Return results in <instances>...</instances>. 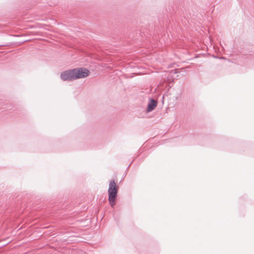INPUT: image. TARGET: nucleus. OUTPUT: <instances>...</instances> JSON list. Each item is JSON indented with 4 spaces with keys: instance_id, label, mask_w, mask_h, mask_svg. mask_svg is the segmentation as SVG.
Wrapping results in <instances>:
<instances>
[{
    "instance_id": "obj_1",
    "label": "nucleus",
    "mask_w": 254,
    "mask_h": 254,
    "mask_svg": "<svg viewBox=\"0 0 254 254\" xmlns=\"http://www.w3.org/2000/svg\"><path fill=\"white\" fill-rule=\"evenodd\" d=\"M90 71L85 68H76L64 71L61 73V78L64 81H72L87 77Z\"/></svg>"
},
{
    "instance_id": "obj_3",
    "label": "nucleus",
    "mask_w": 254,
    "mask_h": 254,
    "mask_svg": "<svg viewBox=\"0 0 254 254\" xmlns=\"http://www.w3.org/2000/svg\"><path fill=\"white\" fill-rule=\"evenodd\" d=\"M157 105V101L153 99H150L146 108V113H149L152 111L155 108Z\"/></svg>"
},
{
    "instance_id": "obj_2",
    "label": "nucleus",
    "mask_w": 254,
    "mask_h": 254,
    "mask_svg": "<svg viewBox=\"0 0 254 254\" xmlns=\"http://www.w3.org/2000/svg\"><path fill=\"white\" fill-rule=\"evenodd\" d=\"M118 187L114 180L110 181L109 187L108 189V199L110 205L112 207H114L115 205V201L117 196Z\"/></svg>"
}]
</instances>
